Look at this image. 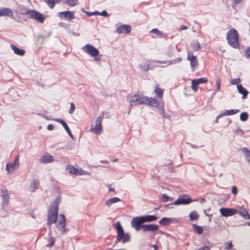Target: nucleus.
I'll use <instances>...</instances> for the list:
<instances>
[{
	"instance_id": "nucleus-16",
	"label": "nucleus",
	"mask_w": 250,
	"mask_h": 250,
	"mask_svg": "<svg viewBox=\"0 0 250 250\" xmlns=\"http://www.w3.org/2000/svg\"><path fill=\"white\" fill-rule=\"evenodd\" d=\"M13 16L12 10L8 8H0V17L8 16L11 17Z\"/></svg>"
},
{
	"instance_id": "nucleus-18",
	"label": "nucleus",
	"mask_w": 250,
	"mask_h": 250,
	"mask_svg": "<svg viewBox=\"0 0 250 250\" xmlns=\"http://www.w3.org/2000/svg\"><path fill=\"white\" fill-rule=\"evenodd\" d=\"M39 185L40 182L39 180H33L30 183L28 190L32 192H35L36 189H38Z\"/></svg>"
},
{
	"instance_id": "nucleus-21",
	"label": "nucleus",
	"mask_w": 250,
	"mask_h": 250,
	"mask_svg": "<svg viewBox=\"0 0 250 250\" xmlns=\"http://www.w3.org/2000/svg\"><path fill=\"white\" fill-rule=\"evenodd\" d=\"M144 223L146 222H151L156 221L158 217L155 215H147L141 216Z\"/></svg>"
},
{
	"instance_id": "nucleus-60",
	"label": "nucleus",
	"mask_w": 250,
	"mask_h": 250,
	"mask_svg": "<svg viewBox=\"0 0 250 250\" xmlns=\"http://www.w3.org/2000/svg\"><path fill=\"white\" fill-rule=\"evenodd\" d=\"M67 133L68 134L69 136L71 138H73V136L72 134L71 133L70 130H69V131H67Z\"/></svg>"
},
{
	"instance_id": "nucleus-14",
	"label": "nucleus",
	"mask_w": 250,
	"mask_h": 250,
	"mask_svg": "<svg viewBox=\"0 0 250 250\" xmlns=\"http://www.w3.org/2000/svg\"><path fill=\"white\" fill-rule=\"evenodd\" d=\"M159 229V226L154 224H147L142 226V229L144 231H157Z\"/></svg>"
},
{
	"instance_id": "nucleus-38",
	"label": "nucleus",
	"mask_w": 250,
	"mask_h": 250,
	"mask_svg": "<svg viewBox=\"0 0 250 250\" xmlns=\"http://www.w3.org/2000/svg\"><path fill=\"white\" fill-rule=\"evenodd\" d=\"M87 175L88 176H90V173L83 170L81 168L77 169V175Z\"/></svg>"
},
{
	"instance_id": "nucleus-4",
	"label": "nucleus",
	"mask_w": 250,
	"mask_h": 250,
	"mask_svg": "<svg viewBox=\"0 0 250 250\" xmlns=\"http://www.w3.org/2000/svg\"><path fill=\"white\" fill-rule=\"evenodd\" d=\"M25 16H26L27 18L35 20L41 23H42L44 20L43 15L35 10L26 11Z\"/></svg>"
},
{
	"instance_id": "nucleus-3",
	"label": "nucleus",
	"mask_w": 250,
	"mask_h": 250,
	"mask_svg": "<svg viewBox=\"0 0 250 250\" xmlns=\"http://www.w3.org/2000/svg\"><path fill=\"white\" fill-rule=\"evenodd\" d=\"M227 40L230 46L234 48L239 47L238 33L234 28H232L228 31L227 34Z\"/></svg>"
},
{
	"instance_id": "nucleus-8",
	"label": "nucleus",
	"mask_w": 250,
	"mask_h": 250,
	"mask_svg": "<svg viewBox=\"0 0 250 250\" xmlns=\"http://www.w3.org/2000/svg\"><path fill=\"white\" fill-rule=\"evenodd\" d=\"M192 201V199L188 195H184L179 197L172 204L174 205H187Z\"/></svg>"
},
{
	"instance_id": "nucleus-59",
	"label": "nucleus",
	"mask_w": 250,
	"mask_h": 250,
	"mask_svg": "<svg viewBox=\"0 0 250 250\" xmlns=\"http://www.w3.org/2000/svg\"><path fill=\"white\" fill-rule=\"evenodd\" d=\"M85 13L87 14L88 16H91L93 15V12L86 11Z\"/></svg>"
},
{
	"instance_id": "nucleus-22",
	"label": "nucleus",
	"mask_w": 250,
	"mask_h": 250,
	"mask_svg": "<svg viewBox=\"0 0 250 250\" xmlns=\"http://www.w3.org/2000/svg\"><path fill=\"white\" fill-rule=\"evenodd\" d=\"M181 61H182L181 58H177L175 59L172 60L171 61H166V62H161L159 60H157V61H154V62L155 63H165L167 64V65H169L170 64H175L177 62H181Z\"/></svg>"
},
{
	"instance_id": "nucleus-44",
	"label": "nucleus",
	"mask_w": 250,
	"mask_h": 250,
	"mask_svg": "<svg viewBox=\"0 0 250 250\" xmlns=\"http://www.w3.org/2000/svg\"><path fill=\"white\" fill-rule=\"evenodd\" d=\"M141 69L145 71H147L149 70V65L148 64H142L140 65Z\"/></svg>"
},
{
	"instance_id": "nucleus-34",
	"label": "nucleus",
	"mask_w": 250,
	"mask_h": 250,
	"mask_svg": "<svg viewBox=\"0 0 250 250\" xmlns=\"http://www.w3.org/2000/svg\"><path fill=\"white\" fill-rule=\"evenodd\" d=\"M62 1L70 6H74L78 4V0H62Z\"/></svg>"
},
{
	"instance_id": "nucleus-43",
	"label": "nucleus",
	"mask_w": 250,
	"mask_h": 250,
	"mask_svg": "<svg viewBox=\"0 0 250 250\" xmlns=\"http://www.w3.org/2000/svg\"><path fill=\"white\" fill-rule=\"evenodd\" d=\"M151 33L155 34L157 36H163V33L159 31L157 28L153 29L150 31Z\"/></svg>"
},
{
	"instance_id": "nucleus-17",
	"label": "nucleus",
	"mask_w": 250,
	"mask_h": 250,
	"mask_svg": "<svg viewBox=\"0 0 250 250\" xmlns=\"http://www.w3.org/2000/svg\"><path fill=\"white\" fill-rule=\"evenodd\" d=\"M58 14L59 16L62 15L63 17L67 19L68 20H71L72 19H74L75 18L74 11H66L60 12L58 13Z\"/></svg>"
},
{
	"instance_id": "nucleus-25",
	"label": "nucleus",
	"mask_w": 250,
	"mask_h": 250,
	"mask_svg": "<svg viewBox=\"0 0 250 250\" xmlns=\"http://www.w3.org/2000/svg\"><path fill=\"white\" fill-rule=\"evenodd\" d=\"M11 48L14 51V53L18 55L23 56L25 53L24 50L21 49L13 44L11 45Z\"/></svg>"
},
{
	"instance_id": "nucleus-24",
	"label": "nucleus",
	"mask_w": 250,
	"mask_h": 250,
	"mask_svg": "<svg viewBox=\"0 0 250 250\" xmlns=\"http://www.w3.org/2000/svg\"><path fill=\"white\" fill-rule=\"evenodd\" d=\"M237 88L238 92L243 95L242 98H246L248 94V91L242 86V84H237Z\"/></svg>"
},
{
	"instance_id": "nucleus-51",
	"label": "nucleus",
	"mask_w": 250,
	"mask_h": 250,
	"mask_svg": "<svg viewBox=\"0 0 250 250\" xmlns=\"http://www.w3.org/2000/svg\"><path fill=\"white\" fill-rule=\"evenodd\" d=\"M75 110V105L73 103H71L70 104V108L69 109V113L71 114Z\"/></svg>"
},
{
	"instance_id": "nucleus-40",
	"label": "nucleus",
	"mask_w": 250,
	"mask_h": 250,
	"mask_svg": "<svg viewBox=\"0 0 250 250\" xmlns=\"http://www.w3.org/2000/svg\"><path fill=\"white\" fill-rule=\"evenodd\" d=\"M160 199L161 201L163 202H166L168 201L169 200H172V198L167 196V194H163Z\"/></svg>"
},
{
	"instance_id": "nucleus-48",
	"label": "nucleus",
	"mask_w": 250,
	"mask_h": 250,
	"mask_svg": "<svg viewBox=\"0 0 250 250\" xmlns=\"http://www.w3.org/2000/svg\"><path fill=\"white\" fill-rule=\"evenodd\" d=\"M216 89L217 91H219L221 87V80L220 78H218L216 80Z\"/></svg>"
},
{
	"instance_id": "nucleus-26",
	"label": "nucleus",
	"mask_w": 250,
	"mask_h": 250,
	"mask_svg": "<svg viewBox=\"0 0 250 250\" xmlns=\"http://www.w3.org/2000/svg\"><path fill=\"white\" fill-rule=\"evenodd\" d=\"M16 167V165L13 163H7L6 165V170L8 174H11Z\"/></svg>"
},
{
	"instance_id": "nucleus-52",
	"label": "nucleus",
	"mask_w": 250,
	"mask_h": 250,
	"mask_svg": "<svg viewBox=\"0 0 250 250\" xmlns=\"http://www.w3.org/2000/svg\"><path fill=\"white\" fill-rule=\"evenodd\" d=\"M231 192L232 194L235 195L237 193V188L235 186H233L232 187Z\"/></svg>"
},
{
	"instance_id": "nucleus-29",
	"label": "nucleus",
	"mask_w": 250,
	"mask_h": 250,
	"mask_svg": "<svg viewBox=\"0 0 250 250\" xmlns=\"http://www.w3.org/2000/svg\"><path fill=\"white\" fill-rule=\"evenodd\" d=\"M242 151L244 154L245 159L250 164V151L247 148L244 147L243 148Z\"/></svg>"
},
{
	"instance_id": "nucleus-50",
	"label": "nucleus",
	"mask_w": 250,
	"mask_h": 250,
	"mask_svg": "<svg viewBox=\"0 0 250 250\" xmlns=\"http://www.w3.org/2000/svg\"><path fill=\"white\" fill-rule=\"evenodd\" d=\"M19 156H17L14 160V162L13 163V164L16 165L17 167H18L19 166L20 163H19Z\"/></svg>"
},
{
	"instance_id": "nucleus-15",
	"label": "nucleus",
	"mask_w": 250,
	"mask_h": 250,
	"mask_svg": "<svg viewBox=\"0 0 250 250\" xmlns=\"http://www.w3.org/2000/svg\"><path fill=\"white\" fill-rule=\"evenodd\" d=\"M131 28L129 25L124 24L117 28V32L119 34H126L131 32Z\"/></svg>"
},
{
	"instance_id": "nucleus-5",
	"label": "nucleus",
	"mask_w": 250,
	"mask_h": 250,
	"mask_svg": "<svg viewBox=\"0 0 250 250\" xmlns=\"http://www.w3.org/2000/svg\"><path fill=\"white\" fill-rule=\"evenodd\" d=\"M103 116H99L95 122V125H91L90 131L95 133L96 134H101L103 131L102 126V122Z\"/></svg>"
},
{
	"instance_id": "nucleus-46",
	"label": "nucleus",
	"mask_w": 250,
	"mask_h": 250,
	"mask_svg": "<svg viewBox=\"0 0 250 250\" xmlns=\"http://www.w3.org/2000/svg\"><path fill=\"white\" fill-rule=\"evenodd\" d=\"M241 80L239 78L233 79L231 80L230 83L232 85L239 84L240 83Z\"/></svg>"
},
{
	"instance_id": "nucleus-10",
	"label": "nucleus",
	"mask_w": 250,
	"mask_h": 250,
	"mask_svg": "<svg viewBox=\"0 0 250 250\" xmlns=\"http://www.w3.org/2000/svg\"><path fill=\"white\" fill-rule=\"evenodd\" d=\"M208 80L205 78H201L197 79L192 80L191 81V88L194 92H197L198 90V85L200 84L205 83Z\"/></svg>"
},
{
	"instance_id": "nucleus-55",
	"label": "nucleus",
	"mask_w": 250,
	"mask_h": 250,
	"mask_svg": "<svg viewBox=\"0 0 250 250\" xmlns=\"http://www.w3.org/2000/svg\"><path fill=\"white\" fill-rule=\"evenodd\" d=\"M54 126L52 124H49L47 126V129L48 130H52L53 129Z\"/></svg>"
},
{
	"instance_id": "nucleus-9",
	"label": "nucleus",
	"mask_w": 250,
	"mask_h": 250,
	"mask_svg": "<svg viewBox=\"0 0 250 250\" xmlns=\"http://www.w3.org/2000/svg\"><path fill=\"white\" fill-rule=\"evenodd\" d=\"M219 211L223 216L226 217L232 216L237 213L236 209L229 208H221Z\"/></svg>"
},
{
	"instance_id": "nucleus-61",
	"label": "nucleus",
	"mask_w": 250,
	"mask_h": 250,
	"mask_svg": "<svg viewBox=\"0 0 250 250\" xmlns=\"http://www.w3.org/2000/svg\"><path fill=\"white\" fill-rule=\"evenodd\" d=\"M67 133L68 134L69 136L71 138H73V136L72 134L71 133L70 130H69V131H67Z\"/></svg>"
},
{
	"instance_id": "nucleus-1",
	"label": "nucleus",
	"mask_w": 250,
	"mask_h": 250,
	"mask_svg": "<svg viewBox=\"0 0 250 250\" xmlns=\"http://www.w3.org/2000/svg\"><path fill=\"white\" fill-rule=\"evenodd\" d=\"M60 200L57 198L52 203L47 215V225L50 227L53 224L56 223V227L61 234L65 232V218L64 214L58 215L59 204Z\"/></svg>"
},
{
	"instance_id": "nucleus-32",
	"label": "nucleus",
	"mask_w": 250,
	"mask_h": 250,
	"mask_svg": "<svg viewBox=\"0 0 250 250\" xmlns=\"http://www.w3.org/2000/svg\"><path fill=\"white\" fill-rule=\"evenodd\" d=\"M171 220L170 218L163 217L160 220L159 223L163 226H167L171 222Z\"/></svg>"
},
{
	"instance_id": "nucleus-28",
	"label": "nucleus",
	"mask_w": 250,
	"mask_h": 250,
	"mask_svg": "<svg viewBox=\"0 0 250 250\" xmlns=\"http://www.w3.org/2000/svg\"><path fill=\"white\" fill-rule=\"evenodd\" d=\"M66 169L68 173L77 175V169L73 166L68 165L66 166Z\"/></svg>"
},
{
	"instance_id": "nucleus-49",
	"label": "nucleus",
	"mask_w": 250,
	"mask_h": 250,
	"mask_svg": "<svg viewBox=\"0 0 250 250\" xmlns=\"http://www.w3.org/2000/svg\"><path fill=\"white\" fill-rule=\"evenodd\" d=\"M245 56L248 59H250V46L248 47L245 51Z\"/></svg>"
},
{
	"instance_id": "nucleus-7",
	"label": "nucleus",
	"mask_w": 250,
	"mask_h": 250,
	"mask_svg": "<svg viewBox=\"0 0 250 250\" xmlns=\"http://www.w3.org/2000/svg\"><path fill=\"white\" fill-rule=\"evenodd\" d=\"M144 222L141 216H137L132 218L131 221V226L137 231L142 229V226Z\"/></svg>"
},
{
	"instance_id": "nucleus-63",
	"label": "nucleus",
	"mask_w": 250,
	"mask_h": 250,
	"mask_svg": "<svg viewBox=\"0 0 250 250\" xmlns=\"http://www.w3.org/2000/svg\"><path fill=\"white\" fill-rule=\"evenodd\" d=\"M235 4H238L242 1L243 0H233Z\"/></svg>"
},
{
	"instance_id": "nucleus-13",
	"label": "nucleus",
	"mask_w": 250,
	"mask_h": 250,
	"mask_svg": "<svg viewBox=\"0 0 250 250\" xmlns=\"http://www.w3.org/2000/svg\"><path fill=\"white\" fill-rule=\"evenodd\" d=\"M53 161V157L47 153L42 155L39 159V162L41 163H49Z\"/></svg>"
},
{
	"instance_id": "nucleus-20",
	"label": "nucleus",
	"mask_w": 250,
	"mask_h": 250,
	"mask_svg": "<svg viewBox=\"0 0 250 250\" xmlns=\"http://www.w3.org/2000/svg\"><path fill=\"white\" fill-rule=\"evenodd\" d=\"M236 211L245 219H250V215L245 208H241L239 209H236Z\"/></svg>"
},
{
	"instance_id": "nucleus-62",
	"label": "nucleus",
	"mask_w": 250,
	"mask_h": 250,
	"mask_svg": "<svg viewBox=\"0 0 250 250\" xmlns=\"http://www.w3.org/2000/svg\"><path fill=\"white\" fill-rule=\"evenodd\" d=\"M93 15H100V12L98 11L93 12Z\"/></svg>"
},
{
	"instance_id": "nucleus-58",
	"label": "nucleus",
	"mask_w": 250,
	"mask_h": 250,
	"mask_svg": "<svg viewBox=\"0 0 250 250\" xmlns=\"http://www.w3.org/2000/svg\"><path fill=\"white\" fill-rule=\"evenodd\" d=\"M94 57V61L95 62H98L99 61H100L101 59L99 57L96 56V57Z\"/></svg>"
},
{
	"instance_id": "nucleus-57",
	"label": "nucleus",
	"mask_w": 250,
	"mask_h": 250,
	"mask_svg": "<svg viewBox=\"0 0 250 250\" xmlns=\"http://www.w3.org/2000/svg\"><path fill=\"white\" fill-rule=\"evenodd\" d=\"M187 29H188V27L187 26L182 25L180 26L179 30H186Z\"/></svg>"
},
{
	"instance_id": "nucleus-37",
	"label": "nucleus",
	"mask_w": 250,
	"mask_h": 250,
	"mask_svg": "<svg viewBox=\"0 0 250 250\" xmlns=\"http://www.w3.org/2000/svg\"><path fill=\"white\" fill-rule=\"evenodd\" d=\"M191 47L192 49L194 51H198L200 48V45L199 42L197 41H194L191 44Z\"/></svg>"
},
{
	"instance_id": "nucleus-6",
	"label": "nucleus",
	"mask_w": 250,
	"mask_h": 250,
	"mask_svg": "<svg viewBox=\"0 0 250 250\" xmlns=\"http://www.w3.org/2000/svg\"><path fill=\"white\" fill-rule=\"evenodd\" d=\"M82 50L91 57H96L99 55V51L90 44L85 45L83 47Z\"/></svg>"
},
{
	"instance_id": "nucleus-64",
	"label": "nucleus",
	"mask_w": 250,
	"mask_h": 250,
	"mask_svg": "<svg viewBox=\"0 0 250 250\" xmlns=\"http://www.w3.org/2000/svg\"><path fill=\"white\" fill-rule=\"evenodd\" d=\"M153 248L155 250H158V248H159L158 246L157 245H154L153 246Z\"/></svg>"
},
{
	"instance_id": "nucleus-53",
	"label": "nucleus",
	"mask_w": 250,
	"mask_h": 250,
	"mask_svg": "<svg viewBox=\"0 0 250 250\" xmlns=\"http://www.w3.org/2000/svg\"><path fill=\"white\" fill-rule=\"evenodd\" d=\"M210 250V248L209 247H208L207 246H205L203 247L200 248L198 249H196L195 250Z\"/></svg>"
},
{
	"instance_id": "nucleus-42",
	"label": "nucleus",
	"mask_w": 250,
	"mask_h": 250,
	"mask_svg": "<svg viewBox=\"0 0 250 250\" xmlns=\"http://www.w3.org/2000/svg\"><path fill=\"white\" fill-rule=\"evenodd\" d=\"M248 116L247 112H243L240 115V119L242 121H246L248 118Z\"/></svg>"
},
{
	"instance_id": "nucleus-2",
	"label": "nucleus",
	"mask_w": 250,
	"mask_h": 250,
	"mask_svg": "<svg viewBox=\"0 0 250 250\" xmlns=\"http://www.w3.org/2000/svg\"><path fill=\"white\" fill-rule=\"evenodd\" d=\"M127 101L131 106L146 104L156 107L158 105V101L156 99L152 97L148 98L140 94L129 96L127 98Z\"/></svg>"
},
{
	"instance_id": "nucleus-23",
	"label": "nucleus",
	"mask_w": 250,
	"mask_h": 250,
	"mask_svg": "<svg viewBox=\"0 0 250 250\" xmlns=\"http://www.w3.org/2000/svg\"><path fill=\"white\" fill-rule=\"evenodd\" d=\"M48 119H50L51 120L55 121L57 122L60 123L64 127L65 131L67 132L68 131H69L70 129L68 127L67 123L62 119L61 118H47Z\"/></svg>"
},
{
	"instance_id": "nucleus-36",
	"label": "nucleus",
	"mask_w": 250,
	"mask_h": 250,
	"mask_svg": "<svg viewBox=\"0 0 250 250\" xmlns=\"http://www.w3.org/2000/svg\"><path fill=\"white\" fill-rule=\"evenodd\" d=\"M192 227L194 231L197 232L198 234H201L203 233V230L201 227L195 224H193Z\"/></svg>"
},
{
	"instance_id": "nucleus-47",
	"label": "nucleus",
	"mask_w": 250,
	"mask_h": 250,
	"mask_svg": "<svg viewBox=\"0 0 250 250\" xmlns=\"http://www.w3.org/2000/svg\"><path fill=\"white\" fill-rule=\"evenodd\" d=\"M130 236L128 233H125L124 236L123 238L122 239L123 243L127 242L129 241Z\"/></svg>"
},
{
	"instance_id": "nucleus-27",
	"label": "nucleus",
	"mask_w": 250,
	"mask_h": 250,
	"mask_svg": "<svg viewBox=\"0 0 250 250\" xmlns=\"http://www.w3.org/2000/svg\"><path fill=\"white\" fill-rule=\"evenodd\" d=\"M120 199L118 197H113L112 198L109 199V200H107L105 202V205L108 207H110L113 204L117 203L120 201Z\"/></svg>"
},
{
	"instance_id": "nucleus-33",
	"label": "nucleus",
	"mask_w": 250,
	"mask_h": 250,
	"mask_svg": "<svg viewBox=\"0 0 250 250\" xmlns=\"http://www.w3.org/2000/svg\"><path fill=\"white\" fill-rule=\"evenodd\" d=\"M154 92L158 98H161L163 97L164 90L160 88L158 86H156L155 87Z\"/></svg>"
},
{
	"instance_id": "nucleus-41",
	"label": "nucleus",
	"mask_w": 250,
	"mask_h": 250,
	"mask_svg": "<svg viewBox=\"0 0 250 250\" xmlns=\"http://www.w3.org/2000/svg\"><path fill=\"white\" fill-rule=\"evenodd\" d=\"M23 9H24V6H23L22 5L19 6L18 7H17V8L15 10V12L18 14H25V15L26 11L23 10Z\"/></svg>"
},
{
	"instance_id": "nucleus-35",
	"label": "nucleus",
	"mask_w": 250,
	"mask_h": 250,
	"mask_svg": "<svg viewBox=\"0 0 250 250\" xmlns=\"http://www.w3.org/2000/svg\"><path fill=\"white\" fill-rule=\"evenodd\" d=\"M189 216L190 219L191 221H193V220L197 219L199 218V215L198 214V213L197 212V211L194 210V211H191L190 213Z\"/></svg>"
},
{
	"instance_id": "nucleus-56",
	"label": "nucleus",
	"mask_w": 250,
	"mask_h": 250,
	"mask_svg": "<svg viewBox=\"0 0 250 250\" xmlns=\"http://www.w3.org/2000/svg\"><path fill=\"white\" fill-rule=\"evenodd\" d=\"M222 116H224L223 115H222V112L218 116H217L215 120V122L216 123H218V119L221 118V117Z\"/></svg>"
},
{
	"instance_id": "nucleus-30",
	"label": "nucleus",
	"mask_w": 250,
	"mask_h": 250,
	"mask_svg": "<svg viewBox=\"0 0 250 250\" xmlns=\"http://www.w3.org/2000/svg\"><path fill=\"white\" fill-rule=\"evenodd\" d=\"M239 112L238 109H230L225 110L224 112H222V115L224 116H229L235 114Z\"/></svg>"
},
{
	"instance_id": "nucleus-54",
	"label": "nucleus",
	"mask_w": 250,
	"mask_h": 250,
	"mask_svg": "<svg viewBox=\"0 0 250 250\" xmlns=\"http://www.w3.org/2000/svg\"><path fill=\"white\" fill-rule=\"evenodd\" d=\"M100 15L104 17H107L108 16V13L106 11L104 10L102 12L100 13Z\"/></svg>"
},
{
	"instance_id": "nucleus-19",
	"label": "nucleus",
	"mask_w": 250,
	"mask_h": 250,
	"mask_svg": "<svg viewBox=\"0 0 250 250\" xmlns=\"http://www.w3.org/2000/svg\"><path fill=\"white\" fill-rule=\"evenodd\" d=\"M2 194V197L3 199V205H7L9 202V196L8 193V190L5 188H3L1 189Z\"/></svg>"
},
{
	"instance_id": "nucleus-11",
	"label": "nucleus",
	"mask_w": 250,
	"mask_h": 250,
	"mask_svg": "<svg viewBox=\"0 0 250 250\" xmlns=\"http://www.w3.org/2000/svg\"><path fill=\"white\" fill-rule=\"evenodd\" d=\"M188 60L190 61L192 70L194 71L195 67L198 65V61L195 56H193L190 51L188 52Z\"/></svg>"
},
{
	"instance_id": "nucleus-45",
	"label": "nucleus",
	"mask_w": 250,
	"mask_h": 250,
	"mask_svg": "<svg viewBox=\"0 0 250 250\" xmlns=\"http://www.w3.org/2000/svg\"><path fill=\"white\" fill-rule=\"evenodd\" d=\"M232 246V242L231 241H228L225 243V249L226 250H230L231 249Z\"/></svg>"
},
{
	"instance_id": "nucleus-12",
	"label": "nucleus",
	"mask_w": 250,
	"mask_h": 250,
	"mask_svg": "<svg viewBox=\"0 0 250 250\" xmlns=\"http://www.w3.org/2000/svg\"><path fill=\"white\" fill-rule=\"evenodd\" d=\"M115 225L118 232L117 241H120L123 238L125 234L124 233V229L120 222H116Z\"/></svg>"
},
{
	"instance_id": "nucleus-39",
	"label": "nucleus",
	"mask_w": 250,
	"mask_h": 250,
	"mask_svg": "<svg viewBox=\"0 0 250 250\" xmlns=\"http://www.w3.org/2000/svg\"><path fill=\"white\" fill-rule=\"evenodd\" d=\"M49 238L48 239L49 243L47 245L48 247H51L54 246V243L55 241V238L53 237L52 236L50 235V233L49 234Z\"/></svg>"
},
{
	"instance_id": "nucleus-31",
	"label": "nucleus",
	"mask_w": 250,
	"mask_h": 250,
	"mask_svg": "<svg viewBox=\"0 0 250 250\" xmlns=\"http://www.w3.org/2000/svg\"><path fill=\"white\" fill-rule=\"evenodd\" d=\"M45 1L50 8H53L56 4L61 1V0H45Z\"/></svg>"
}]
</instances>
